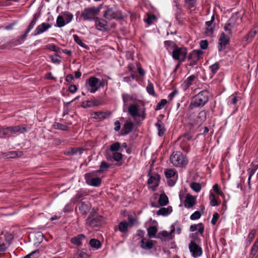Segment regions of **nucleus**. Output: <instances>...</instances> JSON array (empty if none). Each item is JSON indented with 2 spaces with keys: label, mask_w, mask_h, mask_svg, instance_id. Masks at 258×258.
<instances>
[{
  "label": "nucleus",
  "mask_w": 258,
  "mask_h": 258,
  "mask_svg": "<svg viewBox=\"0 0 258 258\" xmlns=\"http://www.w3.org/2000/svg\"><path fill=\"white\" fill-rule=\"evenodd\" d=\"M134 126V124L131 122H126L123 127V131L124 132V134H128L130 133L133 129Z\"/></svg>",
  "instance_id": "obj_33"
},
{
  "label": "nucleus",
  "mask_w": 258,
  "mask_h": 258,
  "mask_svg": "<svg viewBox=\"0 0 258 258\" xmlns=\"http://www.w3.org/2000/svg\"><path fill=\"white\" fill-rule=\"evenodd\" d=\"M213 188L214 191L218 195L222 197H224V193L220 189L219 185L217 184H215L213 186Z\"/></svg>",
  "instance_id": "obj_47"
},
{
  "label": "nucleus",
  "mask_w": 258,
  "mask_h": 258,
  "mask_svg": "<svg viewBox=\"0 0 258 258\" xmlns=\"http://www.w3.org/2000/svg\"><path fill=\"white\" fill-rule=\"evenodd\" d=\"M187 49L185 47H179L175 46L172 52V56L174 59L180 63L183 62L187 55Z\"/></svg>",
  "instance_id": "obj_6"
},
{
  "label": "nucleus",
  "mask_w": 258,
  "mask_h": 258,
  "mask_svg": "<svg viewBox=\"0 0 258 258\" xmlns=\"http://www.w3.org/2000/svg\"><path fill=\"white\" fill-rule=\"evenodd\" d=\"M196 79L195 75H191L189 76L183 83V87L186 89L194 83Z\"/></svg>",
  "instance_id": "obj_22"
},
{
  "label": "nucleus",
  "mask_w": 258,
  "mask_h": 258,
  "mask_svg": "<svg viewBox=\"0 0 258 258\" xmlns=\"http://www.w3.org/2000/svg\"><path fill=\"white\" fill-rule=\"evenodd\" d=\"M6 130V132L8 133V135L7 136H9L10 133L11 134H16L17 133H23L24 132H26L28 131L30 128L29 127L28 129L26 128L25 126L23 125H16V126H11L9 127H5Z\"/></svg>",
  "instance_id": "obj_12"
},
{
  "label": "nucleus",
  "mask_w": 258,
  "mask_h": 258,
  "mask_svg": "<svg viewBox=\"0 0 258 258\" xmlns=\"http://www.w3.org/2000/svg\"><path fill=\"white\" fill-rule=\"evenodd\" d=\"M51 27V25L47 23H42L37 26L35 29L33 35L34 36L39 35L43 32L46 31L48 29Z\"/></svg>",
  "instance_id": "obj_15"
},
{
  "label": "nucleus",
  "mask_w": 258,
  "mask_h": 258,
  "mask_svg": "<svg viewBox=\"0 0 258 258\" xmlns=\"http://www.w3.org/2000/svg\"><path fill=\"white\" fill-rule=\"evenodd\" d=\"M188 248L192 256L194 258L200 257L203 254L202 248L194 241L189 243Z\"/></svg>",
  "instance_id": "obj_9"
},
{
  "label": "nucleus",
  "mask_w": 258,
  "mask_h": 258,
  "mask_svg": "<svg viewBox=\"0 0 258 258\" xmlns=\"http://www.w3.org/2000/svg\"><path fill=\"white\" fill-rule=\"evenodd\" d=\"M85 236L83 234H80L78 236L73 237L71 239V241L72 243L77 245H82V241L84 239Z\"/></svg>",
  "instance_id": "obj_24"
},
{
  "label": "nucleus",
  "mask_w": 258,
  "mask_h": 258,
  "mask_svg": "<svg viewBox=\"0 0 258 258\" xmlns=\"http://www.w3.org/2000/svg\"><path fill=\"white\" fill-rule=\"evenodd\" d=\"M91 206L89 204H86L84 202H82L79 207L80 211L83 215H86L90 211Z\"/></svg>",
  "instance_id": "obj_23"
},
{
  "label": "nucleus",
  "mask_w": 258,
  "mask_h": 258,
  "mask_svg": "<svg viewBox=\"0 0 258 258\" xmlns=\"http://www.w3.org/2000/svg\"><path fill=\"white\" fill-rule=\"evenodd\" d=\"M156 126L158 131L159 136H163L165 133V129L164 126L162 124L161 122L160 121H158V122L156 124Z\"/></svg>",
  "instance_id": "obj_39"
},
{
  "label": "nucleus",
  "mask_w": 258,
  "mask_h": 258,
  "mask_svg": "<svg viewBox=\"0 0 258 258\" xmlns=\"http://www.w3.org/2000/svg\"><path fill=\"white\" fill-rule=\"evenodd\" d=\"M201 216V215L200 212L196 211L192 214H191V215L190 217V218L192 220H195L199 219Z\"/></svg>",
  "instance_id": "obj_54"
},
{
  "label": "nucleus",
  "mask_w": 258,
  "mask_h": 258,
  "mask_svg": "<svg viewBox=\"0 0 258 258\" xmlns=\"http://www.w3.org/2000/svg\"><path fill=\"white\" fill-rule=\"evenodd\" d=\"M147 232L150 238L155 237L157 232V228L154 226H151L147 229Z\"/></svg>",
  "instance_id": "obj_30"
},
{
  "label": "nucleus",
  "mask_w": 258,
  "mask_h": 258,
  "mask_svg": "<svg viewBox=\"0 0 258 258\" xmlns=\"http://www.w3.org/2000/svg\"><path fill=\"white\" fill-rule=\"evenodd\" d=\"M219 69V64L218 63H215L210 67L211 71L213 73L215 74Z\"/></svg>",
  "instance_id": "obj_51"
},
{
  "label": "nucleus",
  "mask_w": 258,
  "mask_h": 258,
  "mask_svg": "<svg viewBox=\"0 0 258 258\" xmlns=\"http://www.w3.org/2000/svg\"><path fill=\"white\" fill-rule=\"evenodd\" d=\"M258 251V237L257 238L254 243L252 245V247L250 250V255L252 257H253L257 251Z\"/></svg>",
  "instance_id": "obj_42"
},
{
  "label": "nucleus",
  "mask_w": 258,
  "mask_h": 258,
  "mask_svg": "<svg viewBox=\"0 0 258 258\" xmlns=\"http://www.w3.org/2000/svg\"><path fill=\"white\" fill-rule=\"evenodd\" d=\"M190 187L195 192H199L202 189L201 183L197 182H192L189 184Z\"/></svg>",
  "instance_id": "obj_31"
},
{
  "label": "nucleus",
  "mask_w": 258,
  "mask_h": 258,
  "mask_svg": "<svg viewBox=\"0 0 258 258\" xmlns=\"http://www.w3.org/2000/svg\"><path fill=\"white\" fill-rule=\"evenodd\" d=\"M214 21V16H213L211 17V20L206 22V27L214 26L213 25Z\"/></svg>",
  "instance_id": "obj_60"
},
{
  "label": "nucleus",
  "mask_w": 258,
  "mask_h": 258,
  "mask_svg": "<svg viewBox=\"0 0 258 258\" xmlns=\"http://www.w3.org/2000/svg\"><path fill=\"white\" fill-rule=\"evenodd\" d=\"M103 17L108 20L112 19L119 20L122 19L121 13L113 8L107 7L103 13Z\"/></svg>",
  "instance_id": "obj_7"
},
{
  "label": "nucleus",
  "mask_w": 258,
  "mask_h": 258,
  "mask_svg": "<svg viewBox=\"0 0 258 258\" xmlns=\"http://www.w3.org/2000/svg\"><path fill=\"white\" fill-rule=\"evenodd\" d=\"M258 168V165H253L251 168H249L248 170V186L250 187V180L252 176L255 173L256 170Z\"/></svg>",
  "instance_id": "obj_28"
},
{
  "label": "nucleus",
  "mask_w": 258,
  "mask_h": 258,
  "mask_svg": "<svg viewBox=\"0 0 258 258\" xmlns=\"http://www.w3.org/2000/svg\"><path fill=\"white\" fill-rule=\"evenodd\" d=\"M172 212V208L169 206L167 208H161L157 212L158 215L166 216L170 214Z\"/></svg>",
  "instance_id": "obj_21"
},
{
  "label": "nucleus",
  "mask_w": 258,
  "mask_h": 258,
  "mask_svg": "<svg viewBox=\"0 0 258 258\" xmlns=\"http://www.w3.org/2000/svg\"><path fill=\"white\" fill-rule=\"evenodd\" d=\"M99 83V79L95 77L89 78L86 82V87L90 93H94L99 89V87H97Z\"/></svg>",
  "instance_id": "obj_8"
},
{
  "label": "nucleus",
  "mask_w": 258,
  "mask_h": 258,
  "mask_svg": "<svg viewBox=\"0 0 258 258\" xmlns=\"http://www.w3.org/2000/svg\"><path fill=\"white\" fill-rule=\"evenodd\" d=\"M200 47L202 49H205L208 47V43L207 40H201L200 43Z\"/></svg>",
  "instance_id": "obj_58"
},
{
  "label": "nucleus",
  "mask_w": 258,
  "mask_h": 258,
  "mask_svg": "<svg viewBox=\"0 0 258 258\" xmlns=\"http://www.w3.org/2000/svg\"><path fill=\"white\" fill-rule=\"evenodd\" d=\"M158 202L161 206H165L167 205L169 202L167 196L164 194H161L160 196Z\"/></svg>",
  "instance_id": "obj_32"
},
{
  "label": "nucleus",
  "mask_w": 258,
  "mask_h": 258,
  "mask_svg": "<svg viewBox=\"0 0 258 258\" xmlns=\"http://www.w3.org/2000/svg\"><path fill=\"white\" fill-rule=\"evenodd\" d=\"M137 69L139 72V74L140 76H143L145 74V72L144 70L141 67L140 65H137Z\"/></svg>",
  "instance_id": "obj_62"
},
{
  "label": "nucleus",
  "mask_w": 258,
  "mask_h": 258,
  "mask_svg": "<svg viewBox=\"0 0 258 258\" xmlns=\"http://www.w3.org/2000/svg\"><path fill=\"white\" fill-rule=\"evenodd\" d=\"M102 217L96 216L95 217H89L87 220V223L92 227L98 226L100 224Z\"/></svg>",
  "instance_id": "obj_19"
},
{
  "label": "nucleus",
  "mask_w": 258,
  "mask_h": 258,
  "mask_svg": "<svg viewBox=\"0 0 258 258\" xmlns=\"http://www.w3.org/2000/svg\"><path fill=\"white\" fill-rule=\"evenodd\" d=\"M203 54L201 50H194L188 55V60L190 65H195L200 59L201 56Z\"/></svg>",
  "instance_id": "obj_13"
},
{
  "label": "nucleus",
  "mask_w": 258,
  "mask_h": 258,
  "mask_svg": "<svg viewBox=\"0 0 258 258\" xmlns=\"http://www.w3.org/2000/svg\"><path fill=\"white\" fill-rule=\"evenodd\" d=\"M66 22L64 21V19L60 15H58L56 19L55 26L58 27H62L66 25Z\"/></svg>",
  "instance_id": "obj_41"
},
{
  "label": "nucleus",
  "mask_w": 258,
  "mask_h": 258,
  "mask_svg": "<svg viewBox=\"0 0 258 258\" xmlns=\"http://www.w3.org/2000/svg\"><path fill=\"white\" fill-rule=\"evenodd\" d=\"M7 135H8V133L6 132L5 127L0 128V137H3Z\"/></svg>",
  "instance_id": "obj_63"
},
{
  "label": "nucleus",
  "mask_w": 258,
  "mask_h": 258,
  "mask_svg": "<svg viewBox=\"0 0 258 258\" xmlns=\"http://www.w3.org/2000/svg\"><path fill=\"white\" fill-rule=\"evenodd\" d=\"M219 218V215L217 213H214L211 220V223L213 225H215Z\"/></svg>",
  "instance_id": "obj_57"
},
{
  "label": "nucleus",
  "mask_w": 258,
  "mask_h": 258,
  "mask_svg": "<svg viewBox=\"0 0 258 258\" xmlns=\"http://www.w3.org/2000/svg\"><path fill=\"white\" fill-rule=\"evenodd\" d=\"M147 91L150 95H154L155 94L154 86L152 84L150 83L148 84L147 87Z\"/></svg>",
  "instance_id": "obj_49"
},
{
  "label": "nucleus",
  "mask_w": 258,
  "mask_h": 258,
  "mask_svg": "<svg viewBox=\"0 0 258 258\" xmlns=\"http://www.w3.org/2000/svg\"><path fill=\"white\" fill-rule=\"evenodd\" d=\"M72 258H90L89 255L82 251H78L73 255Z\"/></svg>",
  "instance_id": "obj_40"
},
{
  "label": "nucleus",
  "mask_w": 258,
  "mask_h": 258,
  "mask_svg": "<svg viewBox=\"0 0 258 258\" xmlns=\"http://www.w3.org/2000/svg\"><path fill=\"white\" fill-rule=\"evenodd\" d=\"M37 19L38 17H37L36 15L35 14L33 16V19L30 23V24H29L28 28L26 30L24 34L22 35L21 37H20V38L17 40V44H20L24 42V41L27 37L28 34L30 32V31L34 28V26L35 25Z\"/></svg>",
  "instance_id": "obj_11"
},
{
  "label": "nucleus",
  "mask_w": 258,
  "mask_h": 258,
  "mask_svg": "<svg viewBox=\"0 0 258 258\" xmlns=\"http://www.w3.org/2000/svg\"><path fill=\"white\" fill-rule=\"evenodd\" d=\"M213 31L214 26L206 27L205 32L206 35L211 36L213 34Z\"/></svg>",
  "instance_id": "obj_56"
},
{
  "label": "nucleus",
  "mask_w": 258,
  "mask_h": 258,
  "mask_svg": "<svg viewBox=\"0 0 258 258\" xmlns=\"http://www.w3.org/2000/svg\"><path fill=\"white\" fill-rule=\"evenodd\" d=\"M256 33V31L253 30H251L248 32V33L244 38L247 43H248L251 41L252 38L255 36Z\"/></svg>",
  "instance_id": "obj_34"
},
{
  "label": "nucleus",
  "mask_w": 258,
  "mask_h": 258,
  "mask_svg": "<svg viewBox=\"0 0 258 258\" xmlns=\"http://www.w3.org/2000/svg\"><path fill=\"white\" fill-rule=\"evenodd\" d=\"M83 196V193L81 191H78L76 194L75 197L73 198L71 201L70 203H75L77 202L80 199H81Z\"/></svg>",
  "instance_id": "obj_46"
},
{
  "label": "nucleus",
  "mask_w": 258,
  "mask_h": 258,
  "mask_svg": "<svg viewBox=\"0 0 258 258\" xmlns=\"http://www.w3.org/2000/svg\"><path fill=\"white\" fill-rule=\"evenodd\" d=\"M153 241L152 240L143 238L141 241V246L144 249H150L153 247Z\"/></svg>",
  "instance_id": "obj_20"
},
{
  "label": "nucleus",
  "mask_w": 258,
  "mask_h": 258,
  "mask_svg": "<svg viewBox=\"0 0 258 258\" xmlns=\"http://www.w3.org/2000/svg\"><path fill=\"white\" fill-rule=\"evenodd\" d=\"M128 226V224L127 222L122 221L118 225V229L121 232H125L127 231Z\"/></svg>",
  "instance_id": "obj_36"
},
{
  "label": "nucleus",
  "mask_w": 258,
  "mask_h": 258,
  "mask_svg": "<svg viewBox=\"0 0 258 258\" xmlns=\"http://www.w3.org/2000/svg\"><path fill=\"white\" fill-rule=\"evenodd\" d=\"M237 102V97L235 95L233 94L230 96L228 98V103L229 104H234Z\"/></svg>",
  "instance_id": "obj_55"
},
{
  "label": "nucleus",
  "mask_w": 258,
  "mask_h": 258,
  "mask_svg": "<svg viewBox=\"0 0 258 258\" xmlns=\"http://www.w3.org/2000/svg\"><path fill=\"white\" fill-rule=\"evenodd\" d=\"M156 17L154 15H149L148 18L145 20V22L149 25H151L153 22L156 20Z\"/></svg>",
  "instance_id": "obj_50"
},
{
  "label": "nucleus",
  "mask_w": 258,
  "mask_h": 258,
  "mask_svg": "<svg viewBox=\"0 0 258 258\" xmlns=\"http://www.w3.org/2000/svg\"><path fill=\"white\" fill-rule=\"evenodd\" d=\"M73 38L74 39V41L80 46L84 48H87L88 46L84 43L82 40L80 39V38L76 34L73 35Z\"/></svg>",
  "instance_id": "obj_38"
},
{
  "label": "nucleus",
  "mask_w": 258,
  "mask_h": 258,
  "mask_svg": "<svg viewBox=\"0 0 258 258\" xmlns=\"http://www.w3.org/2000/svg\"><path fill=\"white\" fill-rule=\"evenodd\" d=\"M130 114L135 119L144 120L146 117L145 109L137 104H132L128 107Z\"/></svg>",
  "instance_id": "obj_4"
},
{
  "label": "nucleus",
  "mask_w": 258,
  "mask_h": 258,
  "mask_svg": "<svg viewBox=\"0 0 258 258\" xmlns=\"http://www.w3.org/2000/svg\"><path fill=\"white\" fill-rule=\"evenodd\" d=\"M112 158L114 160L118 161L122 159V154L120 153L115 152L112 154Z\"/></svg>",
  "instance_id": "obj_52"
},
{
  "label": "nucleus",
  "mask_w": 258,
  "mask_h": 258,
  "mask_svg": "<svg viewBox=\"0 0 258 258\" xmlns=\"http://www.w3.org/2000/svg\"><path fill=\"white\" fill-rule=\"evenodd\" d=\"M95 172H91L85 174V179L87 183L93 186H99L101 183L99 177H95Z\"/></svg>",
  "instance_id": "obj_10"
},
{
  "label": "nucleus",
  "mask_w": 258,
  "mask_h": 258,
  "mask_svg": "<svg viewBox=\"0 0 258 258\" xmlns=\"http://www.w3.org/2000/svg\"><path fill=\"white\" fill-rule=\"evenodd\" d=\"M90 245L92 248L98 249L101 247V244L99 240L96 239H92L90 241Z\"/></svg>",
  "instance_id": "obj_35"
},
{
  "label": "nucleus",
  "mask_w": 258,
  "mask_h": 258,
  "mask_svg": "<svg viewBox=\"0 0 258 258\" xmlns=\"http://www.w3.org/2000/svg\"><path fill=\"white\" fill-rule=\"evenodd\" d=\"M165 175L167 178H177V173L174 169H168L165 171Z\"/></svg>",
  "instance_id": "obj_25"
},
{
  "label": "nucleus",
  "mask_w": 258,
  "mask_h": 258,
  "mask_svg": "<svg viewBox=\"0 0 258 258\" xmlns=\"http://www.w3.org/2000/svg\"><path fill=\"white\" fill-rule=\"evenodd\" d=\"M209 200L210 201V205L212 206H218L220 204V202H218L217 201V199L215 198V195L212 193H211L209 195Z\"/></svg>",
  "instance_id": "obj_37"
},
{
  "label": "nucleus",
  "mask_w": 258,
  "mask_h": 258,
  "mask_svg": "<svg viewBox=\"0 0 258 258\" xmlns=\"http://www.w3.org/2000/svg\"><path fill=\"white\" fill-rule=\"evenodd\" d=\"M167 100L166 99H162L157 105V109L159 110L162 109L167 103Z\"/></svg>",
  "instance_id": "obj_53"
},
{
  "label": "nucleus",
  "mask_w": 258,
  "mask_h": 258,
  "mask_svg": "<svg viewBox=\"0 0 258 258\" xmlns=\"http://www.w3.org/2000/svg\"><path fill=\"white\" fill-rule=\"evenodd\" d=\"M77 90V87L75 85H71L69 88V91L72 93H75Z\"/></svg>",
  "instance_id": "obj_59"
},
{
  "label": "nucleus",
  "mask_w": 258,
  "mask_h": 258,
  "mask_svg": "<svg viewBox=\"0 0 258 258\" xmlns=\"http://www.w3.org/2000/svg\"><path fill=\"white\" fill-rule=\"evenodd\" d=\"M100 9L96 7L86 8L81 13V17L84 20L91 21L94 20L99 14Z\"/></svg>",
  "instance_id": "obj_5"
},
{
  "label": "nucleus",
  "mask_w": 258,
  "mask_h": 258,
  "mask_svg": "<svg viewBox=\"0 0 258 258\" xmlns=\"http://www.w3.org/2000/svg\"><path fill=\"white\" fill-rule=\"evenodd\" d=\"M170 160L171 163L176 167H184L188 162L187 157L180 152H174L170 156Z\"/></svg>",
  "instance_id": "obj_3"
},
{
  "label": "nucleus",
  "mask_w": 258,
  "mask_h": 258,
  "mask_svg": "<svg viewBox=\"0 0 258 258\" xmlns=\"http://www.w3.org/2000/svg\"><path fill=\"white\" fill-rule=\"evenodd\" d=\"M60 15L64 19V21L66 22V24L69 23L73 18V15L68 12H65L62 13Z\"/></svg>",
  "instance_id": "obj_27"
},
{
  "label": "nucleus",
  "mask_w": 258,
  "mask_h": 258,
  "mask_svg": "<svg viewBox=\"0 0 258 258\" xmlns=\"http://www.w3.org/2000/svg\"><path fill=\"white\" fill-rule=\"evenodd\" d=\"M160 176L158 174H155L151 176L148 180V183L149 184H153V185L151 186L153 190H155L156 188L159 185V182L160 180Z\"/></svg>",
  "instance_id": "obj_17"
},
{
  "label": "nucleus",
  "mask_w": 258,
  "mask_h": 258,
  "mask_svg": "<svg viewBox=\"0 0 258 258\" xmlns=\"http://www.w3.org/2000/svg\"><path fill=\"white\" fill-rule=\"evenodd\" d=\"M174 231V229H172L170 233H168L166 231H163L160 233V234L164 238L170 239H172L173 237L172 233Z\"/></svg>",
  "instance_id": "obj_45"
},
{
  "label": "nucleus",
  "mask_w": 258,
  "mask_h": 258,
  "mask_svg": "<svg viewBox=\"0 0 258 258\" xmlns=\"http://www.w3.org/2000/svg\"><path fill=\"white\" fill-rule=\"evenodd\" d=\"M242 18L237 14H233L225 24L224 29L229 35H232L237 31V26L241 22Z\"/></svg>",
  "instance_id": "obj_2"
},
{
  "label": "nucleus",
  "mask_w": 258,
  "mask_h": 258,
  "mask_svg": "<svg viewBox=\"0 0 258 258\" xmlns=\"http://www.w3.org/2000/svg\"><path fill=\"white\" fill-rule=\"evenodd\" d=\"M255 234L256 230L255 229H251L250 231L246 241L247 246H249L250 244L251 241L255 237Z\"/></svg>",
  "instance_id": "obj_29"
},
{
  "label": "nucleus",
  "mask_w": 258,
  "mask_h": 258,
  "mask_svg": "<svg viewBox=\"0 0 258 258\" xmlns=\"http://www.w3.org/2000/svg\"><path fill=\"white\" fill-rule=\"evenodd\" d=\"M196 199L193 196L188 194L186 195L184 205L187 208H190L196 204Z\"/></svg>",
  "instance_id": "obj_16"
},
{
  "label": "nucleus",
  "mask_w": 258,
  "mask_h": 258,
  "mask_svg": "<svg viewBox=\"0 0 258 258\" xmlns=\"http://www.w3.org/2000/svg\"><path fill=\"white\" fill-rule=\"evenodd\" d=\"M51 60L56 63H59L60 62V60L59 58H58V56L57 55L51 56Z\"/></svg>",
  "instance_id": "obj_61"
},
{
  "label": "nucleus",
  "mask_w": 258,
  "mask_h": 258,
  "mask_svg": "<svg viewBox=\"0 0 258 258\" xmlns=\"http://www.w3.org/2000/svg\"><path fill=\"white\" fill-rule=\"evenodd\" d=\"M106 113L104 112H95L93 114V117L95 119H104L106 117Z\"/></svg>",
  "instance_id": "obj_43"
},
{
  "label": "nucleus",
  "mask_w": 258,
  "mask_h": 258,
  "mask_svg": "<svg viewBox=\"0 0 258 258\" xmlns=\"http://www.w3.org/2000/svg\"><path fill=\"white\" fill-rule=\"evenodd\" d=\"M209 93L207 90H203L197 94L192 99L189 104L191 109L204 106L209 100Z\"/></svg>",
  "instance_id": "obj_1"
},
{
  "label": "nucleus",
  "mask_w": 258,
  "mask_h": 258,
  "mask_svg": "<svg viewBox=\"0 0 258 258\" xmlns=\"http://www.w3.org/2000/svg\"><path fill=\"white\" fill-rule=\"evenodd\" d=\"M120 148V145L118 142H116L110 146V149L111 151L116 152Z\"/></svg>",
  "instance_id": "obj_48"
},
{
  "label": "nucleus",
  "mask_w": 258,
  "mask_h": 258,
  "mask_svg": "<svg viewBox=\"0 0 258 258\" xmlns=\"http://www.w3.org/2000/svg\"><path fill=\"white\" fill-rule=\"evenodd\" d=\"M57 128L63 131H66L67 129V126L63 124L58 123L57 124Z\"/></svg>",
  "instance_id": "obj_64"
},
{
  "label": "nucleus",
  "mask_w": 258,
  "mask_h": 258,
  "mask_svg": "<svg viewBox=\"0 0 258 258\" xmlns=\"http://www.w3.org/2000/svg\"><path fill=\"white\" fill-rule=\"evenodd\" d=\"M95 27L99 31L106 30L108 26V23L106 20L103 18L96 17L95 20Z\"/></svg>",
  "instance_id": "obj_14"
},
{
  "label": "nucleus",
  "mask_w": 258,
  "mask_h": 258,
  "mask_svg": "<svg viewBox=\"0 0 258 258\" xmlns=\"http://www.w3.org/2000/svg\"><path fill=\"white\" fill-rule=\"evenodd\" d=\"M109 167L110 164H108L105 161H102L100 165L99 170L97 172H103L106 171Z\"/></svg>",
  "instance_id": "obj_44"
},
{
  "label": "nucleus",
  "mask_w": 258,
  "mask_h": 258,
  "mask_svg": "<svg viewBox=\"0 0 258 258\" xmlns=\"http://www.w3.org/2000/svg\"><path fill=\"white\" fill-rule=\"evenodd\" d=\"M229 41V37L226 36L224 33H222L219 39V50L221 51L222 49H224Z\"/></svg>",
  "instance_id": "obj_18"
},
{
  "label": "nucleus",
  "mask_w": 258,
  "mask_h": 258,
  "mask_svg": "<svg viewBox=\"0 0 258 258\" xmlns=\"http://www.w3.org/2000/svg\"><path fill=\"white\" fill-rule=\"evenodd\" d=\"M60 15L64 19V21L66 22V24L69 23L73 18V15L68 12H65L62 13Z\"/></svg>",
  "instance_id": "obj_26"
}]
</instances>
